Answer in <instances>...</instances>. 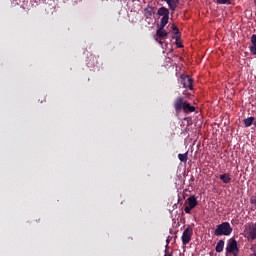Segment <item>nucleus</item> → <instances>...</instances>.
<instances>
[{
    "mask_svg": "<svg viewBox=\"0 0 256 256\" xmlns=\"http://www.w3.org/2000/svg\"><path fill=\"white\" fill-rule=\"evenodd\" d=\"M173 109L176 110V113L190 114L195 112V106L190 105L183 97L176 98V101L173 102Z\"/></svg>",
    "mask_w": 256,
    "mask_h": 256,
    "instance_id": "f257e3e1",
    "label": "nucleus"
},
{
    "mask_svg": "<svg viewBox=\"0 0 256 256\" xmlns=\"http://www.w3.org/2000/svg\"><path fill=\"white\" fill-rule=\"evenodd\" d=\"M232 234V226H229L228 222H222L215 228V236H229Z\"/></svg>",
    "mask_w": 256,
    "mask_h": 256,
    "instance_id": "f03ea898",
    "label": "nucleus"
},
{
    "mask_svg": "<svg viewBox=\"0 0 256 256\" xmlns=\"http://www.w3.org/2000/svg\"><path fill=\"white\" fill-rule=\"evenodd\" d=\"M223 250H225L227 254H231L232 256H238L239 247L237 245V240L230 239V241L227 242V248Z\"/></svg>",
    "mask_w": 256,
    "mask_h": 256,
    "instance_id": "7ed1b4c3",
    "label": "nucleus"
},
{
    "mask_svg": "<svg viewBox=\"0 0 256 256\" xmlns=\"http://www.w3.org/2000/svg\"><path fill=\"white\" fill-rule=\"evenodd\" d=\"M169 10V8L161 7L158 8V11H156V15H158V17H161L160 24L168 25V15L170 14Z\"/></svg>",
    "mask_w": 256,
    "mask_h": 256,
    "instance_id": "20e7f679",
    "label": "nucleus"
},
{
    "mask_svg": "<svg viewBox=\"0 0 256 256\" xmlns=\"http://www.w3.org/2000/svg\"><path fill=\"white\" fill-rule=\"evenodd\" d=\"M165 25L168 24H158V29L156 30V42L161 43V41L165 40L168 37V31H165Z\"/></svg>",
    "mask_w": 256,
    "mask_h": 256,
    "instance_id": "39448f33",
    "label": "nucleus"
},
{
    "mask_svg": "<svg viewBox=\"0 0 256 256\" xmlns=\"http://www.w3.org/2000/svg\"><path fill=\"white\" fill-rule=\"evenodd\" d=\"M180 85H183V88L193 91V78H190L188 75H180Z\"/></svg>",
    "mask_w": 256,
    "mask_h": 256,
    "instance_id": "423d86ee",
    "label": "nucleus"
},
{
    "mask_svg": "<svg viewBox=\"0 0 256 256\" xmlns=\"http://www.w3.org/2000/svg\"><path fill=\"white\" fill-rule=\"evenodd\" d=\"M191 237H193V229L190 227L185 228V230H183V235L180 236V241L183 242V245H188V243H190Z\"/></svg>",
    "mask_w": 256,
    "mask_h": 256,
    "instance_id": "0eeeda50",
    "label": "nucleus"
},
{
    "mask_svg": "<svg viewBox=\"0 0 256 256\" xmlns=\"http://www.w3.org/2000/svg\"><path fill=\"white\" fill-rule=\"evenodd\" d=\"M195 207H197V198L195 196H190L188 197V206H185L183 211L185 214H190V211L195 209Z\"/></svg>",
    "mask_w": 256,
    "mask_h": 256,
    "instance_id": "6e6552de",
    "label": "nucleus"
},
{
    "mask_svg": "<svg viewBox=\"0 0 256 256\" xmlns=\"http://www.w3.org/2000/svg\"><path fill=\"white\" fill-rule=\"evenodd\" d=\"M247 239H249V241L256 240V224H247Z\"/></svg>",
    "mask_w": 256,
    "mask_h": 256,
    "instance_id": "1a4fd4ad",
    "label": "nucleus"
},
{
    "mask_svg": "<svg viewBox=\"0 0 256 256\" xmlns=\"http://www.w3.org/2000/svg\"><path fill=\"white\" fill-rule=\"evenodd\" d=\"M161 2H166L168 5V9H171V11H175V8H178L179 0H158Z\"/></svg>",
    "mask_w": 256,
    "mask_h": 256,
    "instance_id": "9d476101",
    "label": "nucleus"
},
{
    "mask_svg": "<svg viewBox=\"0 0 256 256\" xmlns=\"http://www.w3.org/2000/svg\"><path fill=\"white\" fill-rule=\"evenodd\" d=\"M250 42H252V46H249V52L256 56V34L252 35Z\"/></svg>",
    "mask_w": 256,
    "mask_h": 256,
    "instance_id": "9b49d317",
    "label": "nucleus"
},
{
    "mask_svg": "<svg viewBox=\"0 0 256 256\" xmlns=\"http://www.w3.org/2000/svg\"><path fill=\"white\" fill-rule=\"evenodd\" d=\"M256 122V119L254 117L244 118V128L251 127V124H254Z\"/></svg>",
    "mask_w": 256,
    "mask_h": 256,
    "instance_id": "f8f14e48",
    "label": "nucleus"
},
{
    "mask_svg": "<svg viewBox=\"0 0 256 256\" xmlns=\"http://www.w3.org/2000/svg\"><path fill=\"white\" fill-rule=\"evenodd\" d=\"M144 17L146 19H151V17H153V7H146L144 9Z\"/></svg>",
    "mask_w": 256,
    "mask_h": 256,
    "instance_id": "ddd939ff",
    "label": "nucleus"
},
{
    "mask_svg": "<svg viewBox=\"0 0 256 256\" xmlns=\"http://www.w3.org/2000/svg\"><path fill=\"white\" fill-rule=\"evenodd\" d=\"M223 249H224V241L223 240L217 241V245L215 246V252L222 253Z\"/></svg>",
    "mask_w": 256,
    "mask_h": 256,
    "instance_id": "4468645a",
    "label": "nucleus"
},
{
    "mask_svg": "<svg viewBox=\"0 0 256 256\" xmlns=\"http://www.w3.org/2000/svg\"><path fill=\"white\" fill-rule=\"evenodd\" d=\"M220 181H222V183L229 184V182L232 181V178L229 177V174H222L220 175Z\"/></svg>",
    "mask_w": 256,
    "mask_h": 256,
    "instance_id": "2eb2a0df",
    "label": "nucleus"
},
{
    "mask_svg": "<svg viewBox=\"0 0 256 256\" xmlns=\"http://www.w3.org/2000/svg\"><path fill=\"white\" fill-rule=\"evenodd\" d=\"M178 160L182 163L188 162V152H185L183 154H178Z\"/></svg>",
    "mask_w": 256,
    "mask_h": 256,
    "instance_id": "dca6fc26",
    "label": "nucleus"
},
{
    "mask_svg": "<svg viewBox=\"0 0 256 256\" xmlns=\"http://www.w3.org/2000/svg\"><path fill=\"white\" fill-rule=\"evenodd\" d=\"M171 30L173 31V37H180V31L178 30V26H175V24H173L171 26Z\"/></svg>",
    "mask_w": 256,
    "mask_h": 256,
    "instance_id": "f3484780",
    "label": "nucleus"
},
{
    "mask_svg": "<svg viewBox=\"0 0 256 256\" xmlns=\"http://www.w3.org/2000/svg\"><path fill=\"white\" fill-rule=\"evenodd\" d=\"M217 5H229L231 4V0H216Z\"/></svg>",
    "mask_w": 256,
    "mask_h": 256,
    "instance_id": "a211bd4d",
    "label": "nucleus"
},
{
    "mask_svg": "<svg viewBox=\"0 0 256 256\" xmlns=\"http://www.w3.org/2000/svg\"><path fill=\"white\" fill-rule=\"evenodd\" d=\"M173 39L176 40V46L178 48H183V44H180V37L179 36H173Z\"/></svg>",
    "mask_w": 256,
    "mask_h": 256,
    "instance_id": "6ab92c4d",
    "label": "nucleus"
},
{
    "mask_svg": "<svg viewBox=\"0 0 256 256\" xmlns=\"http://www.w3.org/2000/svg\"><path fill=\"white\" fill-rule=\"evenodd\" d=\"M252 126H254V128H256V121L254 123H252Z\"/></svg>",
    "mask_w": 256,
    "mask_h": 256,
    "instance_id": "aec40b11",
    "label": "nucleus"
},
{
    "mask_svg": "<svg viewBox=\"0 0 256 256\" xmlns=\"http://www.w3.org/2000/svg\"><path fill=\"white\" fill-rule=\"evenodd\" d=\"M166 243L169 244V243H170V240H169V239H166Z\"/></svg>",
    "mask_w": 256,
    "mask_h": 256,
    "instance_id": "412c9836",
    "label": "nucleus"
},
{
    "mask_svg": "<svg viewBox=\"0 0 256 256\" xmlns=\"http://www.w3.org/2000/svg\"><path fill=\"white\" fill-rule=\"evenodd\" d=\"M166 256H173V254H168V255H166Z\"/></svg>",
    "mask_w": 256,
    "mask_h": 256,
    "instance_id": "4be33fe9",
    "label": "nucleus"
},
{
    "mask_svg": "<svg viewBox=\"0 0 256 256\" xmlns=\"http://www.w3.org/2000/svg\"><path fill=\"white\" fill-rule=\"evenodd\" d=\"M254 256H256V254Z\"/></svg>",
    "mask_w": 256,
    "mask_h": 256,
    "instance_id": "5701e85b",
    "label": "nucleus"
}]
</instances>
